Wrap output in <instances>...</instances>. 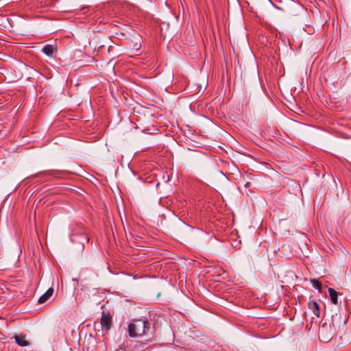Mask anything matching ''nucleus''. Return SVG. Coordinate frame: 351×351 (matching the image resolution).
I'll list each match as a JSON object with an SVG mask.
<instances>
[{"label":"nucleus","mask_w":351,"mask_h":351,"mask_svg":"<svg viewBox=\"0 0 351 351\" xmlns=\"http://www.w3.org/2000/svg\"><path fill=\"white\" fill-rule=\"evenodd\" d=\"M53 293V289L49 288L43 295L40 297L38 299V303L43 304L45 303Z\"/></svg>","instance_id":"nucleus-6"},{"label":"nucleus","mask_w":351,"mask_h":351,"mask_svg":"<svg viewBox=\"0 0 351 351\" xmlns=\"http://www.w3.org/2000/svg\"><path fill=\"white\" fill-rule=\"evenodd\" d=\"M311 282L312 283V285L313 287H315L316 289H317L319 292L322 289V283L317 279H311Z\"/></svg>","instance_id":"nucleus-9"},{"label":"nucleus","mask_w":351,"mask_h":351,"mask_svg":"<svg viewBox=\"0 0 351 351\" xmlns=\"http://www.w3.org/2000/svg\"><path fill=\"white\" fill-rule=\"evenodd\" d=\"M151 324L145 319H137L128 325V332L131 337H137L145 335L150 329Z\"/></svg>","instance_id":"nucleus-1"},{"label":"nucleus","mask_w":351,"mask_h":351,"mask_svg":"<svg viewBox=\"0 0 351 351\" xmlns=\"http://www.w3.org/2000/svg\"><path fill=\"white\" fill-rule=\"evenodd\" d=\"M16 342L21 346H27L28 345L27 341L25 339L24 336L16 335L14 337Z\"/></svg>","instance_id":"nucleus-8"},{"label":"nucleus","mask_w":351,"mask_h":351,"mask_svg":"<svg viewBox=\"0 0 351 351\" xmlns=\"http://www.w3.org/2000/svg\"><path fill=\"white\" fill-rule=\"evenodd\" d=\"M308 308L312 311L313 315L317 317L320 315V308L317 302L315 300H311L308 303Z\"/></svg>","instance_id":"nucleus-4"},{"label":"nucleus","mask_w":351,"mask_h":351,"mask_svg":"<svg viewBox=\"0 0 351 351\" xmlns=\"http://www.w3.org/2000/svg\"><path fill=\"white\" fill-rule=\"evenodd\" d=\"M338 317L340 319V316L337 314L332 317V326L327 324L326 322L323 323L319 329V337L321 341L324 342H328L332 337L335 329L336 328L335 324V318Z\"/></svg>","instance_id":"nucleus-2"},{"label":"nucleus","mask_w":351,"mask_h":351,"mask_svg":"<svg viewBox=\"0 0 351 351\" xmlns=\"http://www.w3.org/2000/svg\"><path fill=\"white\" fill-rule=\"evenodd\" d=\"M328 291L330 297L331 302L334 304H337L338 303V293L332 288H328Z\"/></svg>","instance_id":"nucleus-7"},{"label":"nucleus","mask_w":351,"mask_h":351,"mask_svg":"<svg viewBox=\"0 0 351 351\" xmlns=\"http://www.w3.org/2000/svg\"><path fill=\"white\" fill-rule=\"evenodd\" d=\"M42 51L48 56H52L56 52V47L52 45H47L43 47Z\"/></svg>","instance_id":"nucleus-5"},{"label":"nucleus","mask_w":351,"mask_h":351,"mask_svg":"<svg viewBox=\"0 0 351 351\" xmlns=\"http://www.w3.org/2000/svg\"><path fill=\"white\" fill-rule=\"evenodd\" d=\"M101 327L106 330H108L111 328V317L108 312L103 311L101 318Z\"/></svg>","instance_id":"nucleus-3"}]
</instances>
